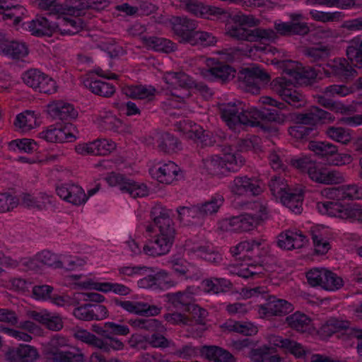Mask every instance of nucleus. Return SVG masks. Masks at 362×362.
I'll return each mask as SVG.
<instances>
[{"label":"nucleus","mask_w":362,"mask_h":362,"mask_svg":"<svg viewBox=\"0 0 362 362\" xmlns=\"http://www.w3.org/2000/svg\"><path fill=\"white\" fill-rule=\"evenodd\" d=\"M266 301L259 306L258 312L262 317L286 315L293 310L291 303L274 296H268Z\"/></svg>","instance_id":"nucleus-8"},{"label":"nucleus","mask_w":362,"mask_h":362,"mask_svg":"<svg viewBox=\"0 0 362 362\" xmlns=\"http://www.w3.org/2000/svg\"><path fill=\"white\" fill-rule=\"evenodd\" d=\"M304 55L312 63L320 66L321 63L329 57V49L322 45L306 47L303 49Z\"/></svg>","instance_id":"nucleus-35"},{"label":"nucleus","mask_w":362,"mask_h":362,"mask_svg":"<svg viewBox=\"0 0 362 362\" xmlns=\"http://www.w3.org/2000/svg\"><path fill=\"white\" fill-rule=\"evenodd\" d=\"M37 124V117L35 112L26 110L18 114L14 122L15 127L19 130L25 132L34 128Z\"/></svg>","instance_id":"nucleus-40"},{"label":"nucleus","mask_w":362,"mask_h":362,"mask_svg":"<svg viewBox=\"0 0 362 362\" xmlns=\"http://www.w3.org/2000/svg\"><path fill=\"white\" fill-rule=\"evenodd\" d=\"M124 188H125L124 192L129 193L133 198L143 197L148 194V189L145 184L136 182L131 179Z\"/></svg>","instance_id":"nucleus-57"},{"label":"nucleus","mask_w":362,"mask_h":362,"mask_svg":"<svg viewBox=\"0 0 362 362\" xmlns=\"http://www.w3.org/2000/svg\"><path fill=\"white\" fill-rule=\"evenodd\" d=\"M252 119L251 126H255L259 119H267L271 122H274L278 124H284L288 119V116L279 112L275 108H264L263 110H259L255 107H251Z\"/></svg>","instance_id":"nucleus-27"},{"label":"nucleus","mask_w":362,"mask_h":362,"mask_svg":"<svg viewBox=\"0 0 362 362\" xmlns=\"http://www.w3.org/2000/svg\"><path fill=\"white\" fill-rule=\"evenodd\" d=\"M352 92V89L345 85L334 84L322 89L321 93L330 98L344 97Z\"/></svg>","instance_id":"nucleus-62"},{"label":"nucleus","mask_w":362,"mask_h":362,"mask_svg":"<svg viewBox=\"0 0 362 362\" xmlns=\"http://www.w3.org/2000/svg\"><path fill=\"white\" fill-rule=\"evenodd\" d=\"M252 209L256 211L253 215L244 214L223 220L220 228L225 231L245 232L253 229L259 221L266 218L267 206L260 202H255Z\"/></svg>","instance_id":"nucleus-2"},{"label":"nucleus","mask_w":362,"mask_h":362,"mask_svg":"<svg viewBox=\"0 0 362 362\" xmlns=\"http://www.w3.org/2000/svg\"><path fill=\"white\" fill-rule=\"evenodd\" d=\"M224 327L230 332H235L245 336H251L257 332V327L250 322L228 321L224 324Z\"/></svg>","instance_id":"nucleus-51"},{"label":"nucleus","mask_w":362,"mask_h":362,"mask_svg":"<svg viewBox=\"0 0 362 362\" xmlns=\"http://www.w3.org/2000/svg\"><path fill=\"white\" fill-rule=\"evenodd\" d=\"M172 21L175 33L180 37V42L185 43L192 32H195L196 21L185 16H175Z\"/></svg>","instance_id":"nucleus-28"},{"label":"nucleus","mask_w":362,"mask_h":362,"mask_svg":"<svg viewBox=\"0 0 362 362\" xmlns=\"http://www.w3.org/2000/svg\"><path fill=\"white\" fill-rule=\"evenodd\" d=\"M296 119L298 123L303 124H315L318 122L331 123L335 120V117L329 112L317 106H312L306 112L298 114Z\"/></svg>","instance_id":"nucleus-17"},{"label":"nucleus","mask_w":362,"mask_h":362,"mask_svg":"<svg viewBox=\"0 0 362 362\" xmlns=\"http://www.w3.org/2000/svg\"><path fill=\"white\" fill-rule=\"evenodd\" d=\"M9 147L13 151L18 149L21 152L29 153L37 150V143L29 139H16L9 143Z\"/></svg>","instance_id":"nucleus-58"},{"label":"nucleus","mask_w":362,"mask_h":362,"mask_svg":"<svg viewBox=\"0 0 362 362\" xmlns=\"http://www.w3.org/2000/svg\"><path fill=\"white\" fill-rule=\"evenodd\" d=\"M58 14L56 17L57 31L62 35H74L82 30L83 22L78 16Z\"/></svg>","instance_id":"nucleus-19"},{"label":"nucleus","mask_w":362,"mask_h":362,"mask_svg":"<svg viewBox=\"0 0 362 362\" xmlns=\"http://www.w3.org/2000/svg\"><path fill=\"white\" fill-rule=\"evenodd\" d=\"M316 207L318 211L322 214L351 220L352 206L345 208L338 202L328 201L317 202Z\"/></svg>","instance_id":"nucleus-23"},{"label":"nucleus","mask_w":362,"mask_h":362,"mask_svg":"<svg viewBox=\"0 0 362 362\" xmlns=\"http://www.w3.org/2000/svg\"><path fill=\"white\" fill-rule=\"evenodd\" d=\"M168 298L169 301L171 302L173 305L178 309L185 308L189 310L190 307L193 305V296L192 293L188 292L169 293L168 295Z\"/></svg>","instance_id":"nucleus-49"},{"label":"nucleus","mask_w":362,"mask_h":362,"mask_svg":"<svg viewBox=\"0 0 362 362\" xmlns=\"http://www.w3.org/2000/svg\"><path fill=\"white\" fill-rule=\"evenodd\" d=\"M276 82L279 86L276 91L283 100L295 107H300L304 105V96L291 86L293 83L289 82L288 77L284 75L276 78Z\"/></svg>","instance_id":"nucleus-12"},{"label":"nucleus","mask_w":362,"mask_h":362,"mask_svg":"<svg viewBox=\"0 0 362 362\" xmlns=\"http://www.w3.org/2000/svg\"><path fill=\"white\" fill-rule=\"evenodd\" d=\"M28 28L31 35L37 37H50L57 32V21L39 15L28 23Z\"/></svg>","instance_id":"nucleus-15"},{"label":"nucleus","mask_w":362,"mask_h":362,"mask_svg":"<svg viewBox=\"0 0 362 362\" xmlns=\"http://www.w3.org/2000/svg\"><path fill=\"white\" fill-rule=\"evenodd\" d=\"M88 0H65L62 6H57L54 10L58 14H68L80 16L84 11L89 9Z\"/></svg>","instance_id":"nucleus-30"},{"label":"nucleus","mask_w":362,"mask_h":362,"mask_svg":"<svg viewBox=\"0 0 362 362\" xmlns=\"http://www.w3.org/2000/svg\"><path fill=\"white\" fill-rule=\"evenodd\" d=\"M252 42H273L278 39L275 30L272 28H255L252 29Z\"/></svg>","instance_id":"nucleus-54"},{"label":"nucleus","mask_w":362,"mask_h":362,"mask_svg":"<svg viewBox=\"0 0 362 362\" xmlns=\"http://www.w3.org/2000/svg\"><path fill=\"white\" fill-rule=\"evenodd\" d=\"M269 187L272 194L276 198H281V195L286 192L288 189V185L285 182V179L280 176L274 177L269 182Z\"/></svg>","instance_id":"nucleus-64"},{"label":"nucleus","mask_w":362,"mask_h":362,"mask_svg":"<svg viewBox=\"0 0 362 362\" xmlns=\"http://www.w3.org/2000/svg\"><path fill=\"white\" fill-rule=\"evenodd\" d=\"M316 100L319 105L331 111L341 113L347 111V107L341 103L334 101L330 97L325 95V94L322 93L316 95Z\"/></svg>","instance_id":"nucleus-55"},{"label":"nucleus","mask_w":362,"mask_h":362,"mask_svg":"<svg viewBox=\"0 0 362 362\" xmlns=\"http://www.w3.org/2000/svg\"><path fill=\"white\" fill-rule=\"evenodd\" d=\"M163 79L168 86L170 95L168 100L169 105L180 107L190 95L189 89L194 86L193 80L184 72H168Z\"/></svg>","instance_id":"nucleus-3"},{"label":"nucleus","mask_w":362,"mask_h":362,"mask_svg":"<svg viewBox=\"0 0 362 362\" xmlns=\"http://www.w3.org/2000/svg\"><path fill=\"white\" fill-rule=\"evenodd\" d=\"M177 211L180 221L185 224H197L203 218L198 204L191 207L180 206Z\"/></svg>","instance_id":"nucleus-34"},{"label":"nucleus","mask_w":362,"mask_h":362,"mask_svg":"<svg viewBox=\"0 0 362 362\" xmlns=\"http://www.w3.org/2000/svg\"><path fill=\"white\" fill-rule=\"evenodd\" d=\"M224 202V198L221 194H215L203 204H198L202 218L211 216L218 212Z\"/></svg>","instance_id":"nucleus-43"},{"label":"nucleus","mask_w":362,"mask_h":362,"mask_svg":"<svg viewBox=\"0 0 362 362\" xmlns=\"http://www.w3.org/2000/svg\"><path fill=\"white\" fill-rule=\"evenodd\" d=\"M217 42V38L212 33L205 31L192 32L185 43L192 45H200L202 47L214 46Z\"/></svg>","instance_id":"nucleus-38"},{"label":"nucleus","mask_w":362,"mask_h":362,"mask_svg":"<svg viewBox=\"0 0 362 362\" xmlns=\"http://www.w3.org/2000/svg\"><path fill=\"white\" fill-rule=\"evenodd\" d=\"M234 21L238 23V25L231 27L228 34L233 38L239 40H246L252 42V29L245 28V25L250 27L255 26L257 24L258 21L252 16H247L244 14H237L234 16Z\"/></svg>","instance_id":"nucleus-14"},{"label":"nucleus","mask_w":362,"mask_h":362,"mask_svg":"<svg viewBox=\"0 0 362 362\" xmlns=\"http://www.w3.org/2000/svg\"><path fill=\"white\" fill-rule=\"evenodd\" d=\"M143 41L146 45L158 52L168 53L175 49L174 44L165 38L155 36L144 37Z\"/></svg>","instance_id":"nucleus-39"},{"label":"nucleus","mask_w":362,"mask_h":362,"mask_svg":"<svg viewBox=\"0 0 362 362\" xmlns=\"http://www.w3.org/2000/svg\"><path fill=\"white\" fill-rule=\"evenodd\" d=\"M25 8L19 5L8 6L0 0V14H2L3 20L13 19V23L17 25L21 21V15Z\"/></svg>","instance_id":"nucleus-47"},{"label":"nucleus","mask_w":362,"mask_h":362,"mask_svg":"<svg viewBox=\"0 0 362 362\" xmlns=\"http://www.w3.org/2000/svg\"><path fill=\"white\" fill-rule=\"evenodd\" d=\"M330 66L334 75L346 79L354 77L356 74L352 65L344 58L334 59Z\"/></svg>","instance_id":"nucleus-36"},{"label":"nucleus","mask_w":362,"mask_h":362,"mask_svg":"<svg viewBox=\"0 0 362 362\" xmlns=\"http://www.w3.org/2000/svg\"><path fill=\"white\" fill-rule=\"evenodd\" d=\"M146 144L164 153H173L181 148L178 139L165 132L154 133L146 139Z\"/></svg>","instance_id":"nucleus-10"},{"label":"nucleus","mask_w":362,"mask_h":362,"mask_svg":"<svg viewBox=\"0 0 362 362\" xmlns=\"http://www.w3.org/2000/svg\"><path fill=\"white\" fill-rule=\"evenodd\" d=\"M230 148L226 151L223 156H211L202 159V168L212 175L221 176L228 172H236L245 163V159L239 153H233Z\"/></svg>","instance_id":"nucleus-4"},{"label":"nucleus","mask_w":362,"mask_h":362,"mask_svg":"<svg viewBox=\"0 0 362 362\" xmlns=\"http://www.w3.org/2000/svg\"><path fill=\"white\" fill-rule=\"evenodd\" d=\"M311 18L322 23L339 22L344 18V14L340 11L324 12L313 9L310 11Z\"/></svg>","instance_id":"nucleus-53"},{"label":"nucleus","mask_w":362,"mask_h":362,"mask_svg":"<svg viewBox=\"0 0 362 362\" xmlns=\"http://www.w3.org/2000/svg\"><path fill=\"white\" fill-rule=\"evenodd\" d=\"M113 303L115 305L122 308L126 311L140 315H156L160 313V309L155 305H148L141 302H133L129 300H121L114 299Z\"/></svg>","instance_id":"nucleus-20"},{"label":"nucleus","mask_w":362,"mask_h":362,"mask_svg":"<svg viewBox=\"0 0 362 362\" xmlns=\"http://www.w3.org/2000/svg\"><path fill=\"white\" fill-rule=\"evenodd\" d=\"M156 91V88L151 86L132 85L126 86L122 88L123 93L127 97L148 101L153 100Z\"/></svg>","instance_id":"nucleus-31"},{"label":"nucleus","mask_w":362,"mask_h":362,"mask_svg":"<svg viewBox=\"0 0 362 362\" xmlns=\"http://www.w3.org/2000/svg\"><path fill=\"white\" fill-rule=\"evenodd\" d=\"M73 137L71 134H67L62 128L49 126L45 130L39 133V138L47 142H64L69 137Z\"/></svg>","instance_id":"nucleus-37"},{"label":"nucleus","mask_w":362,"mask_h":362,"mask_svg":"<svg viewBox=\"0 0 362 362\" xmlns=\"http://www.w3.org/2000/svg\"><path fill=\"white\" fill-rule=\"evenodd\" d=\"M74 309V316L80 320H103L108 316L105 306L98 303H86L78 305Z\"/></svg>","instance_id":"nucleus-13"},{"label":"nucleus","mask_w":362,"mask_h":362,"mask_svg":"<svg viewBox=\"0 0 362 362\" xmlns=\"http://www.w3.org/2000/svg\"><path fill=\"white\" fill-rule=\"evenodd\" d=\"M151 218L158 234L154 240H149L144 246L145 254L151 256H161L169 252L175 238L176 230L170 218L169 211L160 206H156L151 212Z\"/></svg>","instance_id":"nucleus-1"},{"label":"nucleus","mask_w":362,"mask_h":362,"mask_svg":"<svg viewBox=\"0 0 362 362\" xmlns=\"http://www.w3.org/2000/svg\"><path fill=\"white\" fill-rule=\"evenodd\" d=\"M346 56L355 66L362 68L361 41L353 40L346 48Z\"/></svg>","instance_id":"nucleus-50"},{"label":"nucleus","mask_w":362,"mask_h":362,"mask_svg":"<svg viewBox=\"0 0 362 362\" xmlns=\"http://www.w3.org/2000/svg\"><path fill=\"white\" fill-rule=\"evenodd\" d=\"M194 251L197 252V255L200 257L214 264H219L222 260V257L220 254L213 251L206 246L197 247L194 249Z\"/></svg>","instance_id":"nucleus-63"},{"label":"nucleus","mask_w":362,"mask_h":362,"mask_svg":"<svg viewBox=\"0 0 362 362\" xmlns=\"http://www.w3.org/2000/svg\"><path fill=\"white\" fill-rule=\"evenodd\" d=\"M221 118L230 129H235L239 125L252 124L251 107L245 108L240 101L223 103L219 105Z\"/></svg>","instance_id":"nucleus-5"},{"label":"nucleus","mask_w":362,"mask_h":362,"mask_svg":"<svg viewBox=\"0 0 362 362\" xmlns=\"http://www.w3.org/2000/svg\"><path fill=\"white\" fill-rule=\"evenodd\" d=\"M288 327L300 332H305L310 323V319L303 313L296 312L286 318Z\"/></svg>","instance_id":"nucleus-44"},{"label":"nucleus","mask_w":362,"mask_h":362,"mask_svg":"<svg viewBox=\"0 0 362 362\" xmlns=\"http://www.w3.org/2000/svg\"><path fill=\"white\" fill-rule=\"evenodd\" d=\"M179 6L192 14L205 18H209V15L220 13V9L215 7L204 6L197 0H177Z\"/></svg>","instance_id":"nucleus-24"},{"label":"nucleus","mask_w":362,"mask_h":362,"mask_svg":"<svg viewBox=\"0 0 362 362\" xmlns=\"http://www.w3.org/2000/svg\"><path fill=\"white\" fill-rule=\"evenodd\" d=\"M152 175L158 182L165 184H170L182 177L180 168L171 161L162 165L155 170H153Z\"/></svg>","instance_id":"nucleus-22"},{"label":"nucleus","mask_w":362,"mask_h":362,"mask_svg":"<svg viewBox=\"0 0 362 362\" xmlns=\"http://www.w3.org/2000/svg\"><path fill=\"white\" fill-rule=\"evenodd\" d=\"M309 148L315 154L325 158L327 161L329 160L334 153L338 151V148L335 145L329 142L322 141H311L309 144Z\"/></svg>","instance_id":"nucleus-48"},{"label":"nucleus","mask_w":362,"mask_h":362,"mask_svg":"<svg viewBox=\"0 0 362 362\" xmlns=\"http://www.w3.org/2000/svg\"><path fill=\"white\" fill-rule=\"evenodd\" d=\"M351 329H355L350 327V322L346 320H340L337 318L329 319L322 327L325 332L329 334L334 333L341 330H345L349 335V331Z\"/></svg>","instance_id":"nucleus-56"},{"label":"nucleus","mask_w":362,"mask_h":362,"mask_svg":"<svg viewBox=\"0 0 362 362\" xmlns=\"http://www.w3.org/2000/svg\"><path fill=\"white\" fill-rule=\"evenodd\" d=\"M83 83L92 93L102 97L110 98L115 92V88L112 84L100 80L86 78Z\"/></svg>","instance_id":"nucleus-32"},{"label":"nucleus","mask_w":362,"mask_h":362,"mask_svg":"<svg viewBox=\"0 0 362 362\" xmlns=\"http://www.w3.org/2000/svg\"><path fill=\"white\" fill-rule=\"evenodd\" d=\"M325 134L329 139L343 144H347L351 140L350 131L341 127H329Z\"/></svg>","instance_id":"nucleus-52"},{"label":"nucleus","mask_w":362,"mask_h":362,"mask_svg":"<svg viewBox=\"0 0 362 362\" xmlns=\"http://www.w3.org/2000/svg\"><path fill=\"white\" fill-rule=\"evenodd\" d=\"M74 336L78 340H80L88 345L98 348L102 345V339L96 337L93 334L83 329H78L75 331Z\"/></svg>","instance_id":"nucleus-60"},{"label":"nucleus","mask_w":362,"mask_h":362,"mask_svg":"<svg viewBox=\"0 0 362 362\" xmlns=\"http://www.w3.org/2000/svg\"><path fill=\"white\" fill-rule=\"evenodd\" d=\"M37 262H40L49 267L63 268V262L59 260L57 256L50 251L44 250L37 254L36 259H29L23 262V264L31 270H35L37 267Z\"/></svg>","instance_id":"nucleus-29"},{"label":"nucleus","mask_w":362,"mask_h":362,"mask_svg":"<svg viewBox=\"0 0 362 362\" xmlns=\"http://www.w3.org/2000/svg\"><path fill=\"white\" fill-rule=\"evenodd\" d=\"M282 73L289 78L291 83L308 84L310 79L317 76L315 70L313 68H304L298 62L284 60L279 62Z\"/></svg>","instance_id":"nucleus-7"},{"label":"nucleus","mask_w":362,"mask_h":362,"mask_svg":"<svg viewBox=\"0 0 362 362\" xmlns=\"http://www.w3.org/2000/svg\"><path fill=\"white\" fill-rule=\"evenodd\" d=\"M281 203L295 214H300L302 211L303 194L301 192H293L288 189L286 192L281 195Z\"/></svg>","instance_id":"nucleus-33"},{"label":"nucleus","mask_w":362,"mask_h":362,"mask_svg":"<svg viewBox=\"0 0 362 362\" xmlns=\"http://www.w3.org/2000/svg\"><path fill=\"white\" fill-rule=\"evenodd\" d=\"M208 69L202 71L205 78L210 81H217L226 83L233 79L235 76V70L231 66L225 63L210 59L207 63Z\"/></svg>","instance_id":"nucleus-9"},{"label":"nucleus","mask_w":362,"mask_h":362,"mask_svg":"<svg viewBox=\"0 0 362 362\" xmlns=\"http://www.w3.org/2000/svg\"><path fill=\"white\" fill-rule=\"evenodd\" d=\"M129 323L136 329H144L148 332H162L164 329L161 323L153 318L130 319Z\"/></svg>","instance_id":"nucleus-41"},{"label":"nucleus","mask_w":362,"mask_h":362,"mask_svg":"<svg viewBox=\"0 0 362 362\" xmlns=\"http://www.w3.org/2000/svg\"><path fill=\"white\" fill-rule=\"evenodd\" d=\"M47 112L51 117L61 120L74 119L77 117V111L68 103L59 100L47 105Z\"/></svg>","instance_id":"nucleus-25"},{"label":"nucleus","mask_w":362,"mask_h":362,"mask_svg":"<svg viewBox=\"0 0 362 362\" xmlns=\"http://www.w3.org/2000/svg\"><path fill=\"white\" fill-rule=\"evenodd\" d=\"M0 54L13 59H21L25 57L28 51L25 43L9 40L0 30Z\"/></svg>","instance_id":"nucleus-18"},{"label":"nucleus","mask_w":362,"mask_h":362,"mask_svg":"<svg viewBox=\"0 0 362 362\" xmlns=\"http://www.w3.org/2000/svg\"><path fill=\"white\" fill-rule=\"evenodd\" d=\"M230 189L232 193L238 195H243L247 192L258 195L262 192L257 182L247 176L235 177L230 185Z\"/></svg>","instance_id":"nucleus-21"},{"label":"nucleus","mask_w":362,"mask_h":362,"mask_svg":"<svg viewBox=\"0 0 362 362\" xmlns=\"http://www.w3.org/2000/svg\"><path fill=\"white\" fill-rule=\"evenodd\" d=\"M49 203H50L49 197L45 194H41L37 197H34L30 194L22 195V204L28 208L42 210L46 208Z\"/></svg>","instance_id":"nucleus-46"},{"label":"nucleus","mask_w":362,"mask_h":362,"mask_svg":"<svg viewBox=\"0 0 362 362\" xmlns=\"http://www.w3.org/2000/svg\"><path fill=\"white\" fill-rule=\"evenodd\" d=\"M343 279L336 274L326 269L322 288L327 291H336L343 286Z\"/></svg>","instance_id":"nucleus-59"},{"label":"nucleus","mask_w":362,"mask_h":362,"mask_svg":"<svg viewBox=\"0 0 362 362\" xmlns=\"http://www.w3.org/2000/svg\"><path fill=\"white\" fill-rule=\"evenodd\" d=\"M291 35H304L310 31L309 27L306 23L301 22L303 18L301 14H292L291 16Z\"/></svg>","instance_id":"nucleus-61"},{"label":"nucleus","mask_w":362,"mask_h":362,"mask_svg":"<svg viewBox=\"0 0 362 362\" xmlns=\"http://www.w3.org/2000/svg\"><path fill=\"white\" fill-rule=\"evenodd\" d=\"M45 362H84L85 356L78 351L52 349L45 354Z\"/></svg>","instance_id":"nucleus-26"},{"label":"nucleus","mask_w":362,"mask_h":362,"mask_svg":"<svg viewBox=\"0 0 362 362\" xmlns=\"http://www.w3.org/2000/svg\"><path fill=\"white\" fill-rule=\"evenodd\" d=\"M206 357L214 362H235L234 356L227 350L218 346H211L206 347Z\"/></svg>","instance_id":"nucleus-42"},{"label":"nucleus","mask_w":362,"mask_h":362,"mask_svg":"<svg viewBox=\"0 0 362 362\" xmlns=\"http://www.w3.org/2000/svg\"><path fill=\"white\" fill-rule=\"evenodd\" d=\"M56 192L60 198L74 205L84 204L88 199L83 189L74 184H63L57 186Z\"/></svg>","instance_id":"nucleus-16"},{"label":"nucleus","mask_w":362,"mask_h":362,"mask_svg":"<svg viewBox=\"0 0 362 362\" xmlns=\"http://www.w3.org/2000/svg\"><path fill=\"white\" fill-rule=\"evenodd\" d=\"M239 86L247 92L257 94L259 90L260 83L269 81V74L256 65L242 69L238 74Z\"/></svg>","instance_id":"nucleus-6"},{"label":"nucleus","mask_w":362,"mask_h":362,"mask_svg":"<svg viewBox=\"0 0 362 362\" xmlns=\"http://www.w3.org/2000/svg\"><path fill=\"white\" fill-rule=\"evenodd\" d=\"M276 82L279 86L276 91L283 100L295 107H300L304 105V96L291 86L293 83L289 82L288 77L284 75L276 78Z\"/></svg>","instance_id":"nucleus-11"},{"label":"nucleus","mask_w":362,"mask_h":362,"mask_svg":"<svg viewBox=\"0 0 362 362\" xmlns=\"http://www.w3.org/2000/svg\"><path fill=\"white\" fill-rule=\"evenodd\" d=\"M261 264H241L239 266H231L230 272L238 276L247 279L263 272Z\"/></svg>","instance_id":"nucleus-45"}]
</instances>
